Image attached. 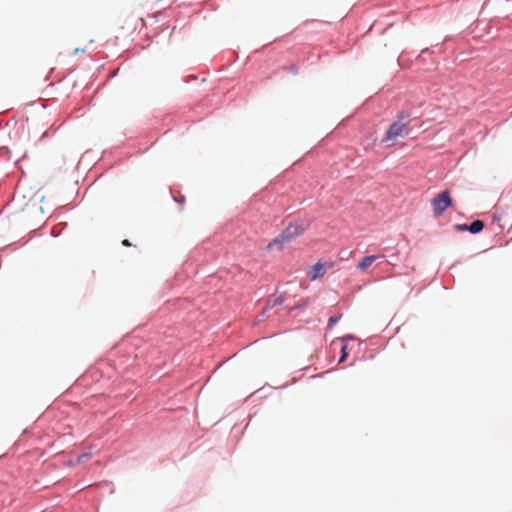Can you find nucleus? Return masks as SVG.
I'll use <instances>...</instances> for the list:
<instances>
[{
  "instance_id": "6ab92c4d",
  "label": "nucleus",
  "mask_w": 512,
  "mask_h": 512,
  "mask_svg": "<svg viewBox=\"0 0 512 512\" xmlns=\"http://www.w3.org/2000/svg\"><path fill=\"white\" fill-rule=\"evenodd\" d=\"M476 29L485 30L487 34H490L492 30V28L488 27V24L482 22L477 24Z\"/></svg>"
},
{
  "instance_id": "dca6fc26",
  "label": "nucleus",
  "mask_w": 512,
  "mask_h": 512,
  "mask_svg": "<svg viewBox=\"0 0 512 512\" xmlns=\"http://www.w3.org/2000/svg\"><path fill=\"white\" fill-rule=\"evenodd\" d=\"M169 193L173 199V201L177 204H179L181 207H183V205L185 204L186 202V199H185V196L182 195V194H179V195H174L172 190L169 189Z\"/></svg>"
},
{
  "instance_id": "6e6552de",
  "label": "nucleus",
  "mask_w": 512,
  "mask_h": 512,
  "mask_svg": "<svg viewBox=\"0 0 512 512\" xmlns=\"http://www.w3.org/2000/svg\"><path fill=\"white\" fill-rule=\"evenodd\" d=\"M290 243L288 239L280 232L276 237L272 239V241L267 245V251H270L272 248H276L281 251L284 249L285 245Z\"/></svg>"
},
{
  "instance_id": "f03ea898",
  "label": "nucleus",
  "mask_w": 512,
  "mask_h": 512,
  "mask_svg": "<svg viewBox=\"0 0 512 512\" xmlns=\"http://www.w3.org/2000/svg\"><path fill=\"white\" fill-rule=\"evenodd\" d=\"M410 121L400 123L399 121H393L385 131L382 138L383 143L394 142L398 138H405L409 135Z\"/></svg>"
},
{
  "instance_id": "f3484780",
  "label": "nucleus",
  "mask_w": 512,
  "mask_h": 512,
  "mask_svg": "<svg viewBox=\"0 0 512 512\" xmlns=\"http://www.w3.org/2000/svg\"><path fill=\"white\" fill-rule=\"evenodd\" d=\"M355 339H356V336H355V335H353V334H345V335H343V336H341V337L337 338V340H339V341H340L341 345H342V344H346L347 346H349V342H350V341H353V340H355Z\"/></svg>"
},
{
  "instance_id": "b1692460",
  "label": "nucleus",
  "mask_w": 512,
  "mask_h": 512,
  "mask_svg": "<svg viewBox=\"0 0 512 512\" xmlns=\"http://www.w3.org/2000/svg\"><path fill=\"white\" fill-rule=\"evenodd\" d=\"M434 48H438L439 49V52H443L444 51V48H443V44H435L433 45Z\"/></svg>"
},
{
  "instance_id": "aec40b11",
  "label": "nucleus",
  "mask_w": 512,
  "mask_h": 512,
  "mask_svg": "<svg viewBox=\"0 0 512 512\" xmlns=\"http://www.w3.org/2000/svg\"><path fill=\"white\" fill-rule=\"evenodd\" d=\"M60 235H61V231L56 230V228H55V227H53V228L50 230V236H51L52 238H58Z\"/></svg>"
},
{
  "instance_id": "c85d7f7f",
  "label": "nucleus",
  "mask_w": 512,
  "mask_h": 512,
  "mask_svg": "<svg viewBox=\"0 0 512 512\" xmlns=\"http://www.w3.org/2000/svg\"><path fill=\"white\" fill-rule=\"evenodd\" d=\"M451 38H452L451 36H446V37L444 38V41H448V40H450Z\"/></svg>"
},
{
  "instance_id": "9b49d317",
  "label": "nucleus",
  "mask_w": 512,
  "mask_h": 512,
  "mask_svg": "<svg viewBox=\"0 0 512 512\" xmlns=\"http://www.w3.org/2000/svg\"><path fill=\"white\" fill-rule=\"evenodd\" d=\"M342 313H338L329 317L327 322V329L332 330L338 322L342 319Z\"/></svg>"
},
{
  "instance_id": "39448f33",
  "label": "nucleus",
  "mask_w": 512,
  "mask_h": 512,
  "mask_svg": "<svg viewBox=\"0 0 512 512\" xmlns=\"http://www.w3.org/2000/svg\"><path fill=\"white\" fill-rule=\"evenodd\" d=\"M310 221L305 224L301 222H290L281 232L288 239L289 242L301 236L310 226Z\"/></svg>"
},
{
  "instance_id": "ddd939ff",
  "label": "nucleus",
  "mask_w": 512,
  "mask_h": 512,
  "mask_svg": "<svg viewBox=\"0 0 512 512\" xmlns=\"http://www.w3.org/2000/svg\"><path fill=\"white\" fill-rule=\"evenodd\" d=\"M349 357V346L346 344H342L340 348V354L338 358V363H344Z\"/></svg>"
},
{
  "instance_id": "5701e85b",
  "label": "nucleus",
  "mask_w": 512,
  "mask_h": 512,
  "mask_svg": "<svg viewBox=\"0 0 512 512\" xmlns=\"http://www.w3.org/2000/svg\"><path fill=\"white\" fill-rule=\"evenodd\" d=\"M121 244H122V246H124V247H131V246H132V243H131V242H130V240H128V239H124V240H122Z\"/></svg>"
},
{
  "instance_id": "423d86ee",
  "label": "nucleus",
  "mask_w": 512,
  "mask_h": 512,
  "mask_svg": "<svg viewBox=\"0 0 512 512\" xmlns=\"http://www.w3.org/2000/svg\"><path fill=\"white\" fill-rule=\"evenodd\" d=\"M453 228L457 232H469L472 235H477L484 230L485 223L477 219L470 223H456L453 225Z\"/></svg>"
},
{
  "instance_id": "f8f14e48",
  "label": "nucleus",
  "mask_w": 512,
  "mask_h": 512,
  "mask_svg": "<svg viewBox=\"0 0 512 512\" xmlns=\"http://www.w3.org/2000/svg\"><path fill=\"white\" fill-rule=\"evenodd\" d=\"M91 457H92V454H91V453H89V452H84V453H82V454L78 455L75 461L71 460V461L69 462V465L74 466V465H76V464L84 463L85 461H87V460H88V459H90Z\"/></svg>"
},
{
  "instance_id": "a211bd4d",
  "label": "nucleus",
  "mask_w": 512,
  "mask_h": 512,
  "mask_svg": "<svg viewBox=\"0 0 512 512\" xmlns=\"http://www.w3.org/2000/svg\"><path fill=\"white\" fill-rule=\"evenodd\" d=\"M284 69L294 75H297L299 73V66L294 63L285 66Z\"/></svg>"
},
{
  "instance_id": "bb28decb",
  "label": "nucleus",
  "mask_w": 512,
  "mask_h": 512,
  "mask_svg": "<svg viewBox=\"0 0 512 512\" xmlns=\"http://www.w3.org/2000/svg\"><path fill=\"white\" fill-rule=\"evenodd\" d=\"M267 312H268V311H266V308H265V309L260 313L259 317H260V318H263V317L266 315V313H267Z\"/></svg>"
},
{
  "instance_id": "f257e3e1",
  "label": "nucleus",
  "mask_w": 512,
  "mask_h": 512,
  "mask_svg": "<svg viewBox=\"0 0 512 512\" xmlns=\"http://www.w3.org/2000/svg\"><path fill=\"white\" fill-rule=\"evenodd\" d=\"M454 200L452 199L448 189H444L436 194L431 200L432 212L435 217L442 216L449 207H452Z\"/></svg>"
},
{
  "instance_id": "a878e982",
  "label": "nucleus",
  "mask_w": 512,
  "mask_h": 512,
  "mask_svg": "<svg viewBox=\"0 0 512 512\" xmlns=\"http://www.w3.org/2000/svg\"><path fill=\"white\" fill-rule=\"evenodd\" d=\"M59 226H61L62 229H65L68 226L67 222H61L59 223Z\"/></svg>"
},
{
  "instance_id": "1a4fd4ad",
  "label": "nucleus",
  "mask_w": 512,
  "mask_h": 512,
  "mask_svg": "<svg viewBox=\"0 0 512 512\" xmlns=\"http://www.w3.org/2000/svg\"><path fill=\"white\" fill-rule=\"evenodd\" d=\"M285 292L280 293L278 296H276L274 299H269L266 303V311H269L270 309L281 306L285 302Z\"/></svg>"
},
{
  "instance_id": "393cba45",
  "label": "nucleus",
  "mask_w": 512,
  "mask_h": 512,
  "mask_svg": "<svg viewBox=\"0 0 512 512\" xmlns=\"http://www.w3.org/2000/svg\"><path fill=\"white\" fill-rule=\"evenodd\" d=\"M85 51L84 48H75L74 50V54H79V53H83Z\"/></svg>"
},
{
  "instance_id": "0eeeda50",
  "label": "nucleus",
  "mask_w": 512,
  "mask_h": 512,
  "mask_svg": "<svg viewBox=\"0 0 512 512\" xmlns=\"http://www.w3.org/2000/svg\"><path fill=\"white\" fill-rule=\"evenodd\" d=\"M383 256L380 254H371L363 256L357 263L356 268L359 271L366 272L369 267L379 258Z\"/></svg>"
},
{
  "instance_id": "4468645a",
  "label": "nucleus",
  "mask_w": 512,
  "mask_h": 512,
  "mask_svg": "<svg viewBox=\"0 0 512 512\" xmlns=\"http://www.w3.org/2000/svg\"><path fill=\"white\" fill-rule=\"evenodd\" d=\"M42 236V231L41 229H34V230H31L29 233H28V238H23L22 239V243L21 245H25L27 244L29 241H31L32 239L36 238V237H40Z\"/></svg>"
},
{
  "instance_id": "cd10ccee",
  "label": "nucleus",
  "mask_w": 512,
  "mask_h": 512,
  "mask_svg": "<svg viewBox=\"0 0 512 512\" xmlns=\"http://www.w3.org/2000/svg\"><path fill=\"white\" fill-rule=\"evenodd\" d=\"M29 434V429L28 428H25L22 432V436H26Z\"/></svg>"
},
{
  "instance_id": "412c9836",
  "label": "nucleus",
  "mask_w": 512,
  "mask_h": 512,
  "mask_svg": "<svg viewBox=\"0 0 512 512\" xmlns=\"http://www.w3.org/2000/svg\"><path fill=\"white\" fill-rule=\"evenodd\" d=\"M431 48L425 47L421 50L420 54L417 56L418 59H421L426 53H430Z\"/></svg>"
},
{
  "instance_id": "4be33fe9",
  "label": "nucleus",
  "mask_w": 512,
  "mask_h": 512,
  "mask_svg": "<svg viewBox=\"0 0 512 512\" xmlns=\"http://www.w3.org/2000/svg\"><path fill=\"white\" fill-rule=\"evenodd\" d=\"M492 220H493L494 222H499V221L501 220V215H500V214H498V213H494V214L492 215Z\"/></svg>"
},
{
  "instance_id": "20e7f679",
  "label": "nucleus",
  "mask_w": 512,
  "mask_h": 512,
  "mask_svg": "<svg viewBox=\"0 0 512 512\" xmlns=\"http://www.w3.org/2000/svg\"><path fill=\"white\" fill-rule=\"evenodd\" d=\"M113 365L116 370L128 372L139 365L138 356L128 352L121 354L113 360Z\"/></svg>"
},
{
  "instance_id": "2eb2a0df",
  "label": "nucleus",
  "mask_w": 512,
  "mask_h": 512,
  "mask_svg": "<svg viewBox=\"0 0 512 512\" xmlns=\"http://www.w3.org/2000/svg\"><path fill=\"white\" fill-rule=\"evenodd\" d=\"M394 121H399L400 123L410 121V114L405 110H400L397 112L396 119Z\"/></svg>"
},
{
  "instance_id": "9d476101",
  "label": "nucleus",
  "mask_w": 512,
  "mask_h": 512,
  "mask_svg": "<svg viewBox=\"0 0 512 512\" xmlns=\"http://www.w3.org/2000/svg\"><path fill=\"white\" fill-rule=\"evenodd\" d=\"M310 304V299L308 297L302 298L292 307H286L288 313H292L293 311H302Z\"/></svg>"
},
{
  "instance_id": "7ed1b4c3",
  "label": "nucleus",
  "mask_w": 512,
  "mask_h": 512,
  "mask_svg": "<svg viewBox=\"0 0 512 512\" xmlns=\"http://www.w3.org/2000/svg\"><path fill=\"white\" fill-rule=\"evenodd\" d=\"M335 264L336 262L332 260L326 261L323 259H319L314 264L308 267L306 275L310 281H317L324 277L326 272L329 269H332L335 266Z\"/></svg>"
}]
</instances>
